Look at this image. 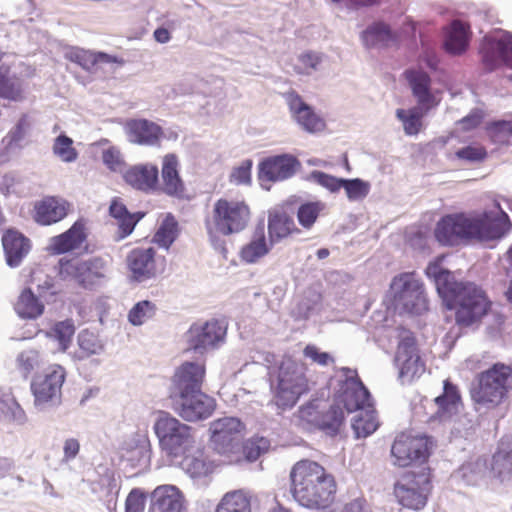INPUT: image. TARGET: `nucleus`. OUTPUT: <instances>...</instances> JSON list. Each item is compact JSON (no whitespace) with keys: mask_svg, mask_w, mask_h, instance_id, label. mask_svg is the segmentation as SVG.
Segmentation results:
<instances>
[{"mask_svg":"<svg viewBox=\"0 0 512 512\" xmlns=\"http://www.w3.org/2000/svg\"><path fill=\"white\" fill-rule=\"evenodd\" d=\"M426 273L435 278L437 291L447 308L455 310V322L459 327L473 326L488 313L491 302L475 284L454 281L451 273L438 265H429Z\"/></svg>","mask_w":512,"mask_h":512,"instance_id":"f257e3e1","label":"nucleus"},{"mask_svg":"<svg viewBox=\"0 0 512 512\" xmlns=\"http://www.w3.org/2000/svg\"><path fill=\"white\" fill-rule=\"evenodd\" d=\"M291 493L299 505L324 510L336 499L338 485L335 477L316 461L296 462L290 471Z\"/></svg>","mask_w":512,"mask_h":512,"instance_id":"f03ea898","label":"nucleus"},{"mask_svg":"<svg viewBox=\"0 0 512 512\" xmlns=\"http://www.w3.org/2000/svg\"><path fill=\"white\" fill-rule=\"evenodd\" d=\"M209 431L213 450L229 462L256 460V440L254 437L245 438L247 428L239 418H218L210 423Z\"/></svg>","mask_w":512,"mask_h":512,"instance_id":"7ed1b4c3","label":"nucleus"},{"mask_svg":"<svg viewBox=\"0 0 512 512\" xmlns=\"http://www.w3.org/2000/svg\"><path fill=\"white\" fill-rule=\"evenodd\" d=\"M512 391V363L493 364L478 374L477 385L470 391L473 402L487 409L502 405Z\"/></svg>","mask_w":512,"mask_h":512,"instance_id":"20e7f679","label":"nucleus"},{"mask_svg":"<svg viewBox=\"0 0 512 512\" xmlns=\"http://www.w3.org/2000/svg\"><path fill=\"white\" fill-rule=\"evenodd\" d=\"M433 492V471L428 465L402 473L393 485V495L404 508L424 509Z\"/></svg>","mask_w":512,"mask_h":512,"instance_id":"39448f33","label":"nucleus"},{"mask_svg":"<svg viewBox=\"0 0 512 512\" xmlns=\"http://www.w3.org/2000/svg\"><path fill=\"white\" fill-rule=\"evenodd\" d=\"M161 450L171 459L191 452L196 445L192 428L169 413L161 412L154 424Z\"/></svg>","mask_w":512,"mask_h":512,"instance_id":"423d86ee","label":"nucleus"},{"mask_svg":"<svg viewBox=\"0 0 512 512\" xmlns=\"http://www.w3.org/2000/svg\"><path fill=\"white\" fill-rule=\"evenodd\" d=\"M309 390L305 366L292 359L283 360L278 369L274 392L275 404L283 410L292 408Z\"/></svg>","mask_w":512,"mask_h":512,"instance_id":"0eeeda50","label":"nucleus"},{"mask_svg":"<svg viewBox=\"0 0 512 512\" xmlns=\"http://www.w3.org/2000/svg\"><path fill=\"white\" fill-rule=\"evenodd\" d=\"M297 418L303 427L318 429L330 436L337 435L345 421L344 412L336 402L329 405L322 399H312L302 405Z\"/></svg>","mask_w":512,"mask_h":512,"instance_id":"6e6552de","label":"nucleus"},{"mask_svg":"<svg viewBox=\"0 0 512 512\" xmlns=\"http://www.w3.org/2000/svg\"><path fill=\"white\" fill-rule=\"evenodd\" d=\"M249 216V208L244 202L220 198L214 204L211 222H207L206 227L209 234L216 232L227 236L243 230Z\"/></svg>","mask_w":512,"mask_h":512,"instance_id":"1a4fd4ad","label":"nucleus"},{"mask_svg":"<svg viewBox=\"0 0 512 512\" xmlns=\"http://www.w3.org/2000/svg\"><path fill=\"white\" fill-rule=\"evenodd\" d=\"M393 302L396 307L411 314H422L428 310V301L423 283L415 272L396 275L390 285Z\"/></svg>","mask_w":512,"mask_h":512,"instance_id":"9d476101","label":"nucleus"},{"mask_svg":"<svg viewBox=\"0 0 512 512\" xmlns=\"http://www.w3.org/2000/svg\"><path fill=\"white\" fill-rule=\"evenodd\" d=\"M125 264L129 279L142 283L163 275L166 271L167 260L153 246H140L127 253Z\"/></svg>","mask_w":512,"mask_h":512,"instance_id":"9b49d317","label":"nucleus"},{"mask_svg":"<svg viewBox=\"0 0 512 512\" xmlns=\"http://www.w3.org/2000/svg\"><path fill=\"white\" fill-rule=\"evenodd\" d=\"M106 262L101 257L89 259L61 258L58 274L63 280H73L83 288H93L105 278Z\"/></svg>","mask_w":512,"mask_h":512,"instance_id":"f8f14e48","label":"nucleus"},{"mask_svg":"<svg viewBox=\"0 0 512 512\" xmlns=\"http://www.w3.org/2000/svg\"><path fill=\"white\" fill-rule=\"evenodd\" d=\"M430 448L428 437L402 432L396 436L391 446L392 463L400 468L427 463L431 455Z\"/></svg>","mask_w":512,"mask_h":512,"instance_id":"ddd939ff","label":"nucleus"},{"mask_svg":"<svg viewBox=\"0 0 512 512\" xmlns=\"http://www.w3.org/2000/svg\"><path fill=\"white\" fill-rule=\"evenodd\" d=\"M344 380L339 385L335 395L337 405H343L347 412H355L371 408L373 405L370 393L359 378L357 371L347 367L341 369Z\"/></svg>","mask_w":512,"mask_h":512,"instance_id":"4468645a","label":"nucleus"},{"mask_svg":"<svg viewBox=\"0 0 512 512\" xmlns=\"http://www.w3.org/2000/svg\"><path fill=\"white\" fill-rule=\"evenodd\" d=\"M473 219L465 213L443 216L437 223L434 235L439 243L454 246L461 241L474 239Z\"/></svg>","mask_w":512,"mask_h":512,"instance_id":"2eb2a0df","label":"nucleus"},{"mask_svg":"<svg viewBox=\"0 0 512 512\" xmlns=\"http://www.w3.org/2000/svg\"><path fill=\"white\" fill-rule=\"evenodd\" d=\"M65 379L66 370L59 364H52L42 374L36 375L31 382L35 403L46 404L59 400Z\"/></svg>","mask_w":512,"mask_h":512,"instance_id":"dca6fc26","label":"nucleus"},{"mask_svg":"<svg viewBox=\"0 0 512 512\" xmlns=\"http://www.w3.org/2000/svg\"><path fill=\"white\" fill-rule=\"evenodd\" d=\"M227 331L224 322L212 319L205 323H194L187 332L189 349L203 353L223 342Z\"/></svg>","mask_w":512,"mask_h":512,"instance_id":"f3484780","label":"nucleus"},{"mask_svg":"<svg viewBox=\"0 0 512 512\" xmlns=\"http://www.w3.org/2000/svg\"><path fill=\"white\" fill-rule=\"evenodd\" d=\"M395 361L399 368V377L403 380L412 381L425 371V362L419 355L416 339L412 335L399 342Z\"/></svg>","mask_w":512,"mask_h":512,"instance_id":"a211bd4d","label":"nucleus"},{"mask_svg":"<svg viewBox=\"0 0 512 512\" xmlns=\"http://www.w3.org/2000/svg\"><path fill=\"white\" fill-rule=\"evenodd\" d=\"M160 177L161 181L158 180L157 192L178 200L188 199L187 188L180 175V162L176 154L168 153L163 156Z\"/></svg>","mask_w":512,"mask_h":512,"instance_id":"6ab92c4d","label":"nucleus"},{"mask_svg":"<svg viewBox=\"0 0 512 512\" xmlns=\"http://www.w3.org/2000/svg\"><path fill=\"white\" fill-rule=\"evenodd\" d=\"M179 404L176 408L181 418L189 422L205 420L212 416L216 409V401L201 390L177 396Z\"/></svg>","mask_w":512,"mask_h":512,"instance_id":"aec40b11","label":"nucleus"},{"mask_svg":"<svg viewBox=\"0 0 512 512\" xmlns=\"http://www.w3.org/2000/svg\"><path fill=\"white\" fill-rule=\"evenodd\" d=\"M204 363L184 362L172 377L171 398L201 390L205 379Z\"/></svg>","mask_w":512,"mask_h":512,"instance_id":"412c9836","label":"nucleus"},{"mask_svg":"<svg viewBox=\"0 0 512 512\" xmlns=\"http://www.w3.org/2000/svg\"><path fill=\"white\" fill-rule=\"evenodd\" d=\"M474 239L493 240L503 237L511 230L512 224L508 215L500 210L498 213L484 212L472 217Z\"/></svg>","mask_w":512,"mask_h":512,"instance_id":"4be33fe9","label":"nucleus"},{"mask_svg":"<svg viewBox=\"0 0 512 512\" xmlns=\"http://www.w3.org/2000/svg\"><path fill=\"white\" fill-rule=\"evenodd\" d=\"M71 202L60 196H45L34 204L33 219L42 226H50L65 219L72 211Z\"/></svg>","mask_w":512,"mask_h":512,"instance_id":"5701e85b","label":"nucleus"},{"mask_svg":"<svg viewBox=\"0 0 512 512\" xmlns=\"http://www.w3.org/2000/svg\"><path fill=\"white\" fill-rule=\"evenodd\" d=\"M300 162L291 155H278L264 159L259 165L258 177L262 181L261 186H265L264 181L276 182L290 178L294 175Z\"/></svg>","mask_w":512,"mask_h":512,"instance_id":"b1692460","label":"nucleus"},{"mask_svg":"<svg viewBox=\"0 0 512 512\" xmlns=\"http://www.w3.org/2000/svg\"><path fill=\"white\" fill-rule=\"evenodd\" d=\"M86 240V223L79 219L68 230L50 239L48 251L53 255L65 254L82 248Z\"/></svg>","mask_w":512,"mask_h":512,"instance_id":"393cba45","label":"nucleus"},{"mask_svg":"<svg viewBox=\"0 0 512 512\" xmlns=\"http://www.w3.org/2000/svg\"><path fill=\"white\" fill-rule=\"evenodd\" d=\"M123 178L129 186L143 193L150 194L158 190V167L154 164L131 166L125 171Z\"/></svg>","mask_w":512,"mask_h":512,"instance_id":"a878e982","label":"nucleus"},{"mask_svg":"<svg viewBox=\"0 0 512 512\" xmlns=\"http://www.w3.org/2000/svg\"><path fill=\"white\" fill-rule=\"evenodd\" d=\"M290 111L297 122L308 132L315 133L325 129V121L307 105L295 91L286 94Z\"/></svg>","mask_w":512,"mask_h":512,"instance_id":"bb28decb","label":"nucleus"},{"mask_svg":"<svg viewBox=\"0 0 512 512\" xmlns=\"http://www.w3.org/2000/svg\"><path fill=\"white\" fill-rule=\"evenodd\" d=\"M126 131L131 142L147 146H159L164 134L161 126L147 119L128 121Z\"/></svg>","mask_w":512,"mask_h":512,"instance_id":"cd10ccee","label":"nucleus"},{"mask_svg":"<svg viewBox=\"0 0 512 512\" xmlns=\"http://www.w3.org/2000/svg\"><path fill=\"white\" fill-rule=\"evenodd\" d=\"M294 219L283 207H275L268 214V234L271 242L299 233Z\"/></svg>","mask_w":512,"mask_h":512,"instance_id":"c85d7f7f","label":"nucleus"},{"mask_svg":"<svg viewBox=\"0 0 512 512\" xmlns=\"http://www.w3.org/2000/svg\"><path fill=\"white\" fill-rule=\"evenodd\" d=\"M182 508V494L172 485H162L151 494L150 512H179Z\"/></svg>","mask_w":512,"mask_h":512,"instance_id":"c756f323","label":"nucleus"},{"mask_svg":"<svg viewBox=\"0 0 512 512\" xmlns=\"http://www.w3.org/2000/svg\"><path fill=\"white\" fill-rule=\"evenodd\" d=\"M7 263L14 267L20 264L30 249V241L22 233L9 229L2 237Z\"/></svg>","mask_w":512,"mask_h":512,"instance_id":"7c9ffc66","label":"nucleus"},{"mask_svg":"<svg viewBox=\"0 0 512 512\" xmlns=\"http://www.w3.org/2000/svg\"><path fill=\"white\" fill-rule=\"evenodd\" d=\"M470 26L460 20H454L446 29L444 47L453 55L464 53L469 45Z\"/></svg>","mask_w":512,"mask_h":512,"instance_id":"2f4dec72","label":"nucleus"},{"mask_svg":"<svg viewBox=\"0 0 512 512\" xmlns=\"http://www.w3.org/2000/svg\"><path fill=\"white\" fill-rule=\"evenodd\" d=\"M405 78L407 79L413 95L416 97L419 105L427 106L433 102V95L430 92L431 79L429 75L422 70H406Z\"/></svg>","mask_w":512,"mask_h":512,"instance_id":"473e14b6","label":"nucleus"},{"mask_svg":"<svg viewBox=\"0 0 512 512\" xmlns=\"http://www.w3.org/2000/svg\"><path fill=\"white\" fill-rule=\"evenodd\" d=\"M16 314L25 320L37 319L44 313V303L33 293L31 288L21 291L14 303Z\"/></svg>","mask_w":512,"mask_h":512,"instance_id":"72a5a7b5","label":"nucleus"},{"mask_svg":"<svg viewBox=\"0 0 512 512\" xmlns=\"http://www.w3.org/2000/svg\"><path fill=\"white\" fill-rule=\"evenodd\" d=\"M490 468L493 475L502 481L512 477V441H500Z\"/></svg>","mask_w":512,"mask_h":512,"instance_id":"f704fd0d","label":"nucleus"},{"mask_svg":"<svg viewBox=\"0 0 512 512\" xmlns=\"http://www.w3.org/2000/svg\"><path fill=\"white\" fill-rule=\"evenodd\" d=\"M482 61L486 69L494 70L501 61H505L508 54L507 38H485L481 47Z\"/></svg>","mask_w":512,"mask_h":512,"instance_id":"c9c22d12","label":"nucleus"},{"mask_svg":"<svg viewBox=\"0 0 512 512\" xmlns=\"http://www.w3.org/2000/svg\"><path fill=\"white\" fill-rule=\"evenodd\" d=\"M109 212L118 221L117 240H122L129 236L141 218V216L131 214L119 198L111 201Z\"/></svg>","mask_w":512,"mask_h":512,"instance_id":"e433bc0d","label":"nucleus"},{"mask_svg":"<svg viewBox=\"0 0 512 512\" xmlns=\"http://www.w3.org/2000/svg\"><path fill=\"white\" fill-rule=\"evenodd\" d=\"M0 98L19 102L24 99L22 80L8 66H0Z\"/></svg>","mask_w":512,"mask_h":512,"instance_id":"4c0bfd02","label":"nucleus"},{"mask_svg":"<svg viewBox=\"0 0 512 512\" xmlns=\"http://www.w3.org/2000/svg\"><path fill=\"white\" fill-rule=\"evenodd\" d=\"M435 403L438 408L436 412L438 418H445L455 414L461 403V396L457 387L448 380H445L443 394L435 398Z\"/></svg>","mask_w":512,"mask_h":512,"instance_id":"58836bf2","label":"nucleus"},{"mask_svg":"<svg viewBox=\"0 0 512 512\" xmlns=\"http://www.w3.org/2000/svg\"><path fill=\"white\" fill-rule=\"evenodd\" d=\"M75 334V326L72 320L56 322L46 332V337L57 342V351L66 352L70 347Z\"/></svg>","mask_w":512,"mask_h":512,"instance_id":"ea45409f","label":"nucleus"},{"mask_svg":"<svg viewBox=\"0 0 512 512\" xmlns=\"http://www.w3.org/2000/svg\"><path fill=\"white\" fill-rule=\"evenodd\" d=\"M362 38L367 47L388 46L390 42L395 41V36L390 27L383 22L368 27L363 32Z\"/></svg>","mask_w":512,"mask_h":512,"instance_id":"a19ab883","label":"nucleus"},{"mask_svg":"<svg viewBox=\"0 0 512 512\" xmlns=\"http://www.w3.org/2000/svg\"><path fill=\"white\" fill-rule=\"evenodd\" d=\"M178 234V222L173 214L168 213L155 232L152 241L165 249H169L178 237Z\"/></svg>","mask_w":512,"mask_h":512,"instance_id":"79ce46f5","label":"nucleus"},{"mask_svg":"<svg viewBox=\"0 0 512 512\" xmlns=\"http://www.w3.org/2000/svg\"><path fill=\"white\" fill-rule=\"evenodd\" d=\"M179 459L182 468L193 478L204 476L209 471V467L203 457V451L199 449L197 444L191 452L179 457Z\"/></svg>","mask_w":512,"mask_h":512,"instance_id":"37998d69","label":"nucleus"},{"mask_svg":"<svg viewBox=\"0 0 512 512\" xmlns=\"http://www.w3.org/2000/svg\"><path fill=\"white\" fill-rule=\"evenodd\" d=\"M216 512H251L250 499L241 491L226 493L217 505Z\"/></svg>","mask_w":512,"mask_h":512,"instance_id":"c03bdc74","label":"nucleus"},{"mask_svg":"<svg viewBox=\"0 0 512 512\" xmlns=\"http://www.w3.org/2000/svg\"><path fill=\"white\" fill-rule=\"evenodd\" d=\"M352 428L358 438H365L376 431L378 421L373 406L360 410V413L354 418Z\"/></svg>","mask_w":512,"mask_h":512,"instance_id":"a18cd8bd","label":"nucleus"},{"mask_svg":"<svg viewBox=\"0 0 512 512\" xmlns=\"http://www.w3.org/2000/svg\"><path fill=\"white\" fill-rule=\"evenodd\" d=\"M25 413L10 392H0V421H19Z\"/></svg>","mask_w":512,"mask_h":512,"instance_id":"49530a36","label":"nucleus"},{"mask_svg":"<svg viewBox=\"0 0 512 512\" xmlns=\"http://www.w3.org/2000/svg\"><path fill=\"white\" fill-rule=\"evenodd\" d=\"M325 207V204L321 201H310L301 204L297 211L299 224L304 229H311Z\"/></svg>","mask_w":512,"mask_h":512,"instance_id":"de8ad7c7","label":"nucleus"},{"mask_svg":"<svg viewBox=\"0 0 512 512\" xmlns=\"http://www.w3.org/2000/svg\"><path fill=\"white\" fill-rule=\"evenodd\" d=\"M397 118L403 123V129L406 135H417L422 128V116L419 108H412L408 111L398 109Z\"/></svg>","mask_w":512,"mask_h":512,"instance_id":"09e8293b","label":"nucleus"},{"mask_svg":"<svg viewBox=\"0 0 512 512\" xmlns=\"http://www.w3.org/2000/svg\"><path fill=\"white\" fill-rule=\"evenodd\" d=\"M29 129V117L24 114L19 118L16 125L3 138L2 143H6L7 149L18 146L27 136Z\"/></svg>","mask_w":512,"mask_h":512,"instance_id":"8fccbe9b","label":"nucleus"},{"mask_svg":"<svg viewBox=\"0 0 512 512\" xmlns=\"http://www.w3.org/2000/svg\"><path fill=\"white\" fill-rule=\"evenodd\" d=\"M156 306L154 303L143 300L136 303L129 311L128 319L133 325H142L155 315Z\"/></svg>","mask_w":512,"mask_h":512,"instance_id":"3c124183","label":"nucleus"},{"mask_svg":"<svg viewBox=\"0 0 512 512\" xmlns=\"http://www.w3.org/2000/svg\"><path fill=\"white\" fill-rule=\"evenodd\" d=\"M53 152L64 162H73L78 157V152L73 147V140L66 135H59L55 139Z\"/></svg>","mask_w":512,"mask_h":512,"instance_id":"603ef678","label":"nucleus"},{"mask_svg":"<svg viewBox=\"0 0 512 512\" xmlns=\"http://www.w3.org/2000/svg\"><path fill=\"white\" fill-rule=\"evenodd\" d=\"M253 160H244L240 165L234 167L229 175V181L235 185L252 184Z\"/></svg>","mask_w":512,"mask_h":512,"instance_id":"864d4df0","label":"nucleus"},{"mask_svg":"<svg viewBox=\"0 0 512 512\" xmlns=\"http://www.w3.org/2000/svg\"><path fill=\"white\" fill-rule=\"evenodd\" d=\"M455 156L466 162H482L487 158L488 152L481 144H471L458 149Z\"/></svg>","mask_w":512,"mask_h":512,"instance_id":"5fc2aeb1","label":"nucleus"},{"mask_svg":"<svg viewBox=\"0 0 512 512\" xmlns=\"http://www.w3.org/2000/svg\"><path fill=\"white\" fill-rule=\"evenodd\" d=\"M346 191L349 200H359L365 198L370 190L369 183L356 178V179H344L343 187Z\"/></svg>","mask_w":512,"mask_h":512,"instance_id":"6e6d98bb","label":"nucleus"},{"mask_svg":"<svg viewBox=\"0 0 512 512\" xmlns=\"http://www.w3.org/2000/svg\"><path fill=\"white\" fill-rule=\"evenodd\" d=\"M321 63V56L315 52L308 51L299 55L294 70L298 74L309 75L315 71Z\"/></svg>","mask_w":512,"mask_h":512,"instance_id":"4d7b16f0","label":"nucleus"},{"mask_svg":"<svg viewBox=\"0 0 512 512\" xmlns=\"http://www.w3.org/2000/svg\"><path fill=\"white\" fill-rule=\"evenodd\" d=\"M42 362L40 353L35 350L25 351L21 353L18 358L19 368L25 375L32 373L35 369H38Z\"/></svg>","mask_w":512,"mask_h":512,"instance_id":"13d9d810","label":"nucleus"},{"mask_svg":"<svg viewBox=\"0 0 512 512\" xmlns=\"http://www.w3.org/2000/svg\"><path fill=\"white\" fill-rule=\"evenodd\" d=\"M76 61L79 62L81 65H84L81 61H87L90 62L92 65L98 64V63H122V60H119L116 56L109 55L104 52H86L81 51L76 53L75 55Z\"/></svg>","mask_w":512,"mask_h":512,"instance_id":"bf43d9fd","label":"nucleus"},{"mask_svg":"<svg viewBox=\"0 0 512 512\" xmlns=\"http://www.w3.org/2000/svg\"><path fill=\"white\" fill-rule=\"evenodd\" d=\"M493 141H500L502 138L512 136V121L499 120L491 122L486 128Z\"/></svg>","mask_w":512,"mask_h":512,"instance_id":"052dcab7","label":"nucleus"},{"mask_svg":"<svg viewBox=\"0 0 512 512\" xmlns=\"http://www.w3.org/2000/svg\"><path fill=\"white\" fill-rule=\"evenodd\" d=\"M146 503V494L139 488L130 491L126 498V512H143Z\"/></svg>","mask_w":512,"mask_h":512,"instance_id":"680f3d73","label":"nucleus"},{"mask_svg":"<svg viewBox=\"0 0 512 512\" xmlns=\"http://www.w3.org/2000/svg\"><path fill=\"white\" fill-rule=\"evenodd\" d=\"M78 343H79L80 349L87 356L96 354L102 348L97 337L89 331H82L79 334Z\"/></svg>","mask_w":512,"mask_h":512,"instance_id":"e2e57ef3","label":"nucleus"},{"mask_svg":"<svg viewBox=\"0 0 512 512\" xmlns=\"http://www.w3.org/2000/svg\"><path fill=\"white\" fill-rule=\"evenodd\" d=\"M303 355L320 366H327L329 363L334 362L333 357L329 353L320 351V349L313 344H308L304 348Z\"/></svg>","mask_w":512,"mask_h":512,"instance_id":"0e129e2a","label":"nucleus"},{"mask_svg":"<svg viewBox=\"0 0 512 512\" xmlns=\"http://www.w3.org/2000/svg\"><path fill=\"white\" fill-rule=\"evenodd\" d=\"M314 180L331 192H337L343 187V180L321 171L312 173Z\"/></svg>","mask_w":512,"mask_h":512,"instance_id":"69168bd1","label":"nucleus"},{"mask_svg":"<svg viewBox=\"0 0 512 512\" xmlns=\"http://www.w3.org/2000/svg\"><path fill=\"white\" fill-rule=\"evenodd\" d=\"M102 161L112 171H117L124 165L121 153L116 147H109L103 150Z\"/></svg>","mask_w":512,"mask_h":512,"instance_id":"338daca9","label":"nucleus"},{"mask_svg":"<svg viewBox=\"0 0 512 512\" xmlns=\"http://www.w3.org/2000/svg\"><path fill=\"white\" fill-rule=\"evenodd\" d=\"M339 512H372L367 500L363 497L353 499L345 503L341 508H338Z\"/></svg>","mask_w":512,"mask_h":512,"instance_id":"774afa93","label":"nucleus"}]
</instances>
